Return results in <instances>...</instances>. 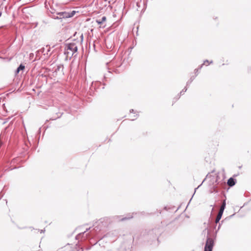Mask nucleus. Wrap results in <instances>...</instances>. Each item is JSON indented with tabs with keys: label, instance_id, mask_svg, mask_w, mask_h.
<instances>
[{
	"label": "nucleus",
	"instance_id": "f257e3e1",
	"mask_svg": "<svg viewBox=\"0 0 251 251\" xmlns=\"http://www.w3.org/2000/svg\"><path fill=\"white\" fill-rule=\"evenodd\" d=\"M161 231L159 228H155L150 230L148 233L145 235V239L149 242L153 243L157 241L158 243V237L161 234Z\"/></svg>",
	"mask_w": 251,
	"mask_h": 251
},
{
	"label": "nucleus",
	"instance_id": "f03ea898",
	"mask_svg": "<svg viewBox=\"0 0 251 251\" xmlns=\"http://www.w3.org/2000/svg\"><path fill=\"white\" fill-rule=\"evenodd\" d=\"M214 245L213 239L207 235L203 251H212Z\"/></svg>",
	"mask_w": 251,
	"mask_h": 251
},
{
	"label": "nucleus",
	"instance_id": "7ed1b4c3",
	"mask_svg": "<svg viewBox=\"0 0 251 251\" xmlns=\"http://www.w3.org/2000/svg\"><path fill=\"white\" fill-rule=\"evenodd\" d=\"M77 46L75 43L73 42L65 44V50H69L71 52V56L77 52Z\"/></svg>",
	"mask_w": 251,
	"mask_h": 251
},
{
	"label": "nucleus",
	"instance_id": "20e7f679",
	"mask_svg": "<svg viewBox=\"0 0 251 251\" xmlns=\"http://www.w3.org/2000/svg\"><path fill=\"white\" fill-rule=\"evenodd\" d=\"M133 217L132 216H126L125 217H122V216H110L111 219L112 220V223L117 222L123 221L127 220L130 219Z\"/></svg>",
	"mask_w": 251,
	"mask_h": 251
},
{
	"label": "nucleus",
	"instance_id": "39448f33",
	"mask_svg": "<svg viewBox=\"0 0 251 251\" xmlns=\"http://www.w3.org/2000/svg\"><path fill=\"white\" fill-rule=\"evenodd\" d=\"M57 15L58 16H53V18L54 19H65L68 18L69 14L68 12H57Z\"/></svg>",
	"mask_w": 251,
	"mask_h": 251
},
{
	"label": "nucleus",
	"instance_id": "423d86ee",
	"mask_svg": "<svg viewBox=\"0 0 251 251\" xmlns=\"http://www.w3.org/2000/svg\"><path fill=\"white\" fill-rule=\"evenodd\" d=\"M100 222L104 226H107L108 225L112 223V220L110 217H105L100 219Z\"/></svg>",
	"mask_w": 251,
	"mask_h": 251
},
{
	"label": "nucleus",
	"instance_id": "0eeeda50",
	"mask_svg": "<svg viewBox=\"0 0 251 251\" xmlns=\"http://www.w3.org/2000/svg\"><path fill=\"white\" fill-rule=\"evenodd\" d=\"M105 247L100 244L96 243L92 248V251H105Z\"/></svg>",
	"mask_w": 251,
	"mask_h": 251
},
{
	"label": "nucleus",
	"instance_id": "6e6552de",
	"mask_svg": "<svg viewBox=\"0 0 251 251\" xmlns=\"http://www.w3.org/2000/svg\"><path fill=\"white\" fill-rule=\"evenodd\" d=\"M215 182L216 183V185H214L210 190L211 193H218L219 191V187L218 185L219 184V182L218 181L217 178L216 179Z\"/></svg>",
	"mask_w": 251,
	"mask_h": 251
},
{
	"label": "nucleus",
	"instance_id": "1a4fd4ad",
	"mask_svg": "<svg viewBox=\"0 0 251 251\" xmlns=\"http://www.w3.org/2000/svg\"><path fill=\"white\" fill-rule=\"evenodd\" d=\"M236 183V179L233 178V177H230L228 180L227 182V185L230 187H232L234 185H235Z\"/></svg>",
	"mask_w": 251,
	"mask_h": 251
},
{
	"label": "nucleus",
	"instance_id": "9d476101",
	"mask_svg": "<svg viewBox=\"0 0 251 251\" xmlns=\"http://www.w3.org/2000/svg\"><path fill=\"white\" fill-rule=\"evenodd\" d=\"M25 68V65H23L22 64H21L16 70L15 74H18L20 72V71L24 70Z\"/></svg>",
	"mask_w": 251,
	"mask_h": 251
},
{
	"label": "nucleus",
	"instance_id": "9b49d317",
	"mask_svg": "<svg viewBox=\"0 0 251 251\" xmlns=\"http://www.w3.org/2000/svg\"><path fill=\"white\" fill-rule=\"evenodd\" d=\"M106 20V17L103 16L100 19H97L96 20V22L98 24V25H101Z\"/></svg>",
	"mask_w": 251,
	"mask_h": 251
},
{
	"label": "nucleus",
	"instance_id": "f8f14e48",
	"mask_svg": "<svg viewBox=\"0 0 251 251\" xmlns=\"http://www.w3.org/2000/svg\"><path fill=\"white\" fill-rule=\"evenodd\" d=\"M195 78V76H192L190 79L188 80V81L186 83V86H188L190 85V84L192 83V82L194 80Z\"/></svg>",
	"mask_w": 251,
	"mask_h": 251
},
{
	"label": "nucleus",
	"instance_id": "ddd939ff",
	"mask_svg": "<svg viewBox=\"0 0 251 251\" xmlns=\"http://www.w3.org/2000/svg\"><path fill=\"white\" fill-rule=\"evenodd\" d=\"M226 200H225L223 201V203L221 206L220 209H221L222 210H224L226 208Z\"/></svg>",
	"mask_w": 251,
	"mask_h": 251
},
{
	"label": "nucleus",
	"instance_id": "4468645a",
	"mask_svg": "<svg viewBox=\"0 0 251 251\" xmlns=\"http://www.w3.org/2000/svg\"><path fill=\"white\" fill-rule=\"evenodd\" d=\"M75 13H76V11H74V10L72 11L71 12H68V14H69L68 18H71V17H73L75 15Z\"/></svg>",
	"mask_w": 251,
	"mask_h": 251
},
{
	"label": "nucleus",
	"instance_id": "2eb2a0df",
	"mask_svg": "<svg viewBox=\"0 0 251 251\" xmlns=\"http://www.w3.org/2000/svg\"><path fill=\"white\" fill-rule=\"evenodd\" d=\"M222 216L217 215V217L215 220V224H217L219 223L220 220H221Z\"/></svg>",
	"mask_w": 251,
	"mask_h": 251
},
{
	"label": "nucleus",
	"instance_id": "dca6fc26",
	"mask_svg": "<svg viewBox=\"0 0 251 251\" xmlns=\"http://www.w3.org/2000/svg\"><path fill=\"white\" fill-rule=\"evenodd\" d=\"M187 90V86H186L184 88V89L180 92L179 93V95L181 96V95H182L184 94V93L185 92H186Z\"/></svg>",
	"mask_w": 251,
	"mask_h": 251
},
{
	"label": "nucleus",
	"instance_id": "f3484780",
	"mask_svg": "<svg viewBox=\"0 0 251 251\" xmlns=\"http://www.w3.org/2000/svg\"><path fill=\"white\" fill-rule=\"evenodd\" d=\"M65 54L67 55V57H69V56L71 57V52L69 50H66L65 51Z\"/></svg>",
	"mask_w": 251,
	"mask_h": 251
},
{
	"label": "nucleus",
	"instance_id": "a211bd4d",
	"mask_svg": "<svg viewBox=\"0 0 251 251\" xmlns=\"http://www.w3.org/2000/svg\"><path fill=\"white\" fill-rule=\"evenodd\" d=\"M85 232H86V231H84V232L80 233L78 234V235H77L75 237L76 239H78L82 235L84 234Z\"/></svg>",
	"mask_w": 251,
	"mask_h": 251
},
{
	"label": "nucleus",
	"instance_id": "6ab92c4d",
	"mask_svg": "<svg viewBox=\"0 0 251 251\" xmlns=\"http://www.w3.org/2000/svg\"><path fill=\"white\" fill-rule=\"evenodd\" d=\"M61 69L62 70H63V66L62 65H60L57 66V68L56 69V71H59Z\"/></svg>",
	"mask_w": 251,
	"mask_h": 251
},
{
	"label": "nucleus",
	"instance_id": "aec40b11",
	"mask_svg": "<svg viewBox=\"0 0 251 251\" xmlns=\"http://www.w3.org/2000/svg\"><path fill=\"white\" fill-rule=\"evenodd\" d=\"M208 63L209 64H212L213 63V61H209V60H205L203 62V64H205V63Z\"/></svg>",
	"mask_w": 251,
	"mask_h": 251
},
{
	"label": "nucleus",
	"instance_id": "412c9836",
	"mask_svg": "<svg viewBox=\"0 0 251 251\" xmlns=\"http://www.w3.org/2000/svg\"><path fill=\"white\" fill-rule=\"evenodd\" d=\"M224 210H222L220 209L218 215L222 216L223 213H224Z\"/></svg>",
	"mask_w": 251,
	"mask_h": 251
},
{
	"label": "nucleus",
	"instance_id": "4be33fe9",
	"mask_svg": "<svg viewBox=\"0 0 251 251\" xmlns=\"http://www.w3.org/2000/svg\"><path fill=\"white\" fill-rule=\"evenodd\" d=\"M59 115H58L57 117H54V118H51L50 119L52 120H54L56 119L57 118H59L62 115V114H60V113H59Z\"/></svg>",
	"mask_w": 251,
	"mask_h": 251
},
{
	"label": "nucleus",
	"instance_id": "5701e85b",
	"mask_svg": "<svg viewBox=\"0 0 251 251\" xmlns=\"http://www.w3.org/2000/svg\"><path fill=\"white\" fill-rule=\"evenodd\" d=\"M180 96L178 95V96L174 99V102H175L177 100H178L180 98Z\"/></svg>",
	"mask_w": 251,
	"mask_h": 251
},
{
	"label": "nucleus",
	"instance_id": "b1692460",
	"mask_svg": "<svg viewBox=\"0 0 251 251\" xmlns=\"http://www.w3.org/2000/svg\"><path fill=\"white\" fill-rule=\"evenodd\" d=\"M198 71H199L198 69H195L194 72H195V75H196L195 76H196L198 75Z\"/></svg>",
	"mask_w": 251,
	"mask_h": 251
},
{
	"label": "nucleus",
	"instance_id": "393cba45",
	"mask_svg": "<svg viewBox=\"0 0 251 251\" xmlns=\"http://www.w3.org/2000/svg\"><path fill=\"white\" fill-rule=\"evenodd\" d=\"M138 117V114H136V115H134L133 119H131L132 121H134L135 120L137 117Z\"/></svg>",
	"mask_w": 251,
	"mask_h": 251
},
{
	"label": "nucleus",
	"instance_id": "a878e982",
	"mask_svg": "<svg viewBox=\"0 0 251 251\" xmlns=\"http://www.w3.org/2000/svg\"><path fill=\"white\" fill-rule=\"evenodd\" d=\"M203 65H204V64H203H203H202L201 65L199 66V67L198 68V70H200V69H201L202 68V67H203Z\"/></svg>",
	"mask_w": 251,
	"mask_h": 251
},
{
	"label": "nucleus",
	"instance_id": "bb28decb",
	"mask_svg": "<svg viewBox=\"0 0 251 251\" xmlns=\"http://www.w3.org/2000/svg\"><path fill=\"white\" fill-rule=\"evenodd\" d=\"M221 225H222L221 224L219 223L218 227V229H217V230L216 231V232H217V231L219 230V229L221 227Z\"/></svg>",
	"mask_w": 251,
	"mask_h": 251
},
{
	"label": "nucleus",
	"instance_id": "cd10ccee",
	"mask_svg": "<svg viewBox=\"0 0 251 251\" xmlns=\"http://www.w3.org/2000/svg\"><path fill=\"white\" fill-rule=\"evenodd\" d=\"M130 113H134V110L133 109H131L129 110Z\"/></svg>",
	"mask_w": 251,
	"mask_h": 251
},
{
	"label": "nucleus",
	"instance_id": "c85d7f7f",
	"mask_svg": "<svg viewBox=\"0 0 251 251\" xmlns=\"http://www.w3.org/2000/svg\"><path fill=\"white\" fill-rule=\"evenodd\" d=\"M201 185V184H200V185H199L197 188H196L195 189V192H196V190H197V189H198V188H199V187H200Z\"/></svg>",
	"mask_w": 251,
	"mask_h": 251
},
{
	"label": "nucleus",
	"instance_id": "c756f323",
	"mask_svg": "<svg viewBox=\"0 0 251 251\" xmlns=\"http://www.w3.org/2000/svg\"><path fill=\"white\" fill-rule=\"evenodd\" d=\"M164 209H165V210H168V209H170V208H168V207H167V206H165V207H164Z\"/></svg>",
	"mask_w": 251,
	"mask_h": 251
},
{
	"label": "nucleus",
	"instance_id": "7c9ffc66",
	"mask_svg": "<svg viewBox=\"0 0 251 251\" xmlns=\"http://www.w3.org/2000/svg\"><path fill=\"white\" fill-rule=\"evenodd\" d=\"M80 37H81V41L82 42L83 40V35L82 34H81Z\"/></svg>",
	"mask_w": 251,
	"mask_h": 251
},
{
	"label": "nucleus",
	"instance_id": "2f4dec72",
	"mask_svg": "<svg viewBox=\"0 0 251 251\" xmlns=\"http://www.w3.org/2000/svg\"><path fill=\"white\" fill-rule=\"evenodd\" d=\"M44 231H45V230L42 229L40 230V233H43Z\"/></svg>",
	"mask_w": 251,
	"mask_h": 251
},
{
	"label": "nucleus",
	"instance_id": "473e14b6",
	"mask_svg": "<svg viewBox=\"0 0 251 251\" xmlns=\"http://www.w3.org/2000/svg\"><path fill=\"white\" fill-rule=\"evenodd\" d=\"M224 221H225V220H222V221H221V223H220V224H221V225H222V224H223V223H224Z\"/></svg>",
	"mask_w": 251,
	"mask_h": 251
},
{
	"label": "nucleus",
	"instance_id": "72a5a7b5",
	"mask_svg": "<svg viewBox=\"0 0 251 251\" xmlns=\"http://www.w3.org/2000/svg\"><path fill=\"white\" fill-rule=\"evenodd\" d=\"M224 221H225V220H222V221H221V223H220V224H221V225H222V224H223V223H224Z\"/></svg>",
	"mask_w": 251,
	"mask_h": 251
},
{
	"label": "nucleus",
	"instance_id": "f704fd0d",
	"mask_svg": "<svg viewBox=\"0 0 251 251\" xmlns=\"http://www.w3.org/2000/svg\"><path fill=\"white\" fill-rule=\"evenodd\" d=\"M39 132H41V128H40L39 129Z\"/></svg>",
	"mask_w": 251,
	"mask_h": 251
},
{
	"label": "nucleus",
	"instance_id": "c9c22d12",
	"mask_svg": "<svg viewBox=\"0 0 251 251\" xmlns=\"http://www.w3.org/2000/svg\"><path fill=\"white\" fill-rule=\"evenodd\" d=\"M222 185V183H221V184H219V185ZM218 186L219 187V186Z\"/></svg>",
	"mask_w": 251,
	"mask_h": 251
},
{
	"label": "nucleus",
	"instance_id": "e433bc0d",
	"mask_svg": "<svg viewBox=\"0 0 251 251\" xmlns=\"http://www.w3.org/2000/svg\"><path fill=\"white\" fill-rule=\"evenodd\" d=\"M222 185V183H221V184H219V185ZM218 186L219 187V186Z\"/></svg>",
	"mask_w": 251,
	"mask_h": 251
},
{
	"label": "nucleus",
	"instance_id": "4c0bfd02",
	"mask_svg": "<svg viewBox=\"0 0 251 251\" xmlns=\"http://www.w3.org/2000/svg\"><path fill=\"white\" fill-rule=\"evenodd\" d=\"M1 12H0V17L1 16Z\"/></svg>",
	"mask_w": 251,
	"mask_h": 251
},
{
	"label": "nucleus",
	"instance_id": "58836bf2",
	"mask_svg": "<svg viewBox=\"0 0 251 251\" xmlns=\"http://www.w3.org/2000/svg\"><path fill=\"white\" fill-rule=\"evenodd\" d=\"M203 181H204V180H203V181H202V183H201V184L202 183H203Z\"/></svg>",
	"mask_w": 251,
	"mask_h": 251
},
{
	"label": "nucleus",
	"instance_id": "ea45409f",
	"mask_svg": "<svg viewBox=\"0 0 251 251\" xmlns=\"http://www.w3.org/2000/svg\"><path fill=\"white\" fill-rule=\"evenodd\" d=\"M203 181H204V180H203V181H202V183H201V184L202 183H203Z\"/></svg>",
	"mask_w": 251,
	"mask_h": 251
},
{
	"label": "nucleus",
	"instance_id": "a19ab883",
	"mask_svg": "<svg viewBox=\"0 0 251 251\" xmlns=\"http://www.w3.org/2000/svg\"><path fill=\"white\" fill-rule=\"evenodd\" d=\"M97 226H95V228H93V229H95V228H96Z\"/></svg>",
	"mask_w": 251,
	"mask_h": 251
},
{
	"label": "nucleus",
	"instance_id": "79ce46f5",
	"mask_svg": "<svg viewBox=\"0 0 251 251\" xmlns=\"http://www.w3.org/2000/svg\"><path fill=\"white\" fill-rule=\"evenodd\" d=\"M97 226H95V228H93V229H95V228H96Z\"/></svg>",
	"mask_w": 251,
	"mask_h": 251
},
{
	"label": "nucleus",
	"instance_id": "37998d69",
	"mask_svg": "<svg viewBox=\"0 0 251 251\" xmlns=\"http://www.w3.org/2000/svg\"><path fill=\"white\" fill-rule=\"evenodd\" d=\"M97 226H95V228H93V229H95V228H96Z\"/></svg>",
	"mask_w": 251,
	"mask_h": 251
},
{
	"label": "nucleus",
	"instance_id": "c03bdc74",
	"mask_svg": "<svg viewBox=\"0 0 251 251\" xmlns=\"http://www.w3.org/2000/svg\"><path fill=\"white\" fill-rule=\"evenodd\" d=\"M79 250H81V251H83V250L81 249H79Z\"/></svg>",
	"mask_w": 251,
	"mask_h": 251
}]
</instances>
